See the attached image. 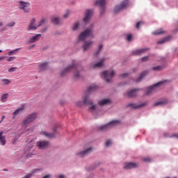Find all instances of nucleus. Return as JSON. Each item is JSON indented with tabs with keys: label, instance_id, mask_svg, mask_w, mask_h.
<instances>
[{
	"label": "nucleus",
	"instance_id": "obj_1",
	"mask_svg": "<svg viewBox=\"0 0 178 178\" xmlns=\"http://www.w3.org/2000/svg\"><path fill=\"white\" fill-rule=\"evenodd\" d=\"M38 114L37 113H32L25 117L22 121L23 126H26L27 124H30V123H33L34 120H36Z\"/></svg>",
	"mask_w": 178,
	"mask_h": 178
},
{
	"label": "nucleus",
	"instance_id": "obj_2",
	"mask_svg": "<svg viewBox=\"0 0 178 178\" xmlns=\"http://www.w3.org/2000/svg\"><path fill=\"white\" fill-rule=\"evenodd\" d=\"M18 8L24 10L25 13H30V3L27 1H19Z\"/></svg>",
	"mask_w": 178,
	"mask_h": 178
},
{
	"label": "nucleus",
	"instance_id": "obj_3",
	"mask_svg": "<svg viewBox=\"0 0 178 178\" xmlns=\"http://www.w3.org/2000/svg\"><path fill=\"white\" fill-rule=\"evenodd\" d=\"M102 76H104L105 81L109 83L114 76H115V71H104L102 73Z\"/></svg>",
	"mask_w": 178,
	"mask_h": 178
},
{
	"label": "nucleus",
	"instance_id": "obj_4",
	"mask_svg": "<svg viewBox=\"0 0 178 178\" xmlns=\"http://www.w3.org/2000/svg\"><path fill=\"white\" fill-rule=\"evenodd\" d=\"M127 6H129V0H124L120 5L115 6L114 13H119L123 9H126Z\"/></svg>",
	"mask_w": 178,
	"mask_h": 178
},
{
	"label": "nucleus",
	"instance_id": "obj_5",
	"mask_svg": "<svg viewBox=\"0 0 178 178\" xmlns=\"http://www.w3.org/2000/svg\"><path fill=\"white\" fill-rule=\"evenodd\" d=\"M92 34V30L90 29H86L79 35V40L85 41L87 38L90 37Z\"/></svg>",
	"mask_w": 178,
	"mask_h": 178
},
{
	"label": "nucleus",
	"instance_id": "obj_6",
	"mask_svg": "<svg viewBox=\"0 0 178 178\" xmlns=\"http://www.w3.org/2000/svg\"><path fill=\"white\" fill-rule=\"evenodd\" d=\"M92 102L89 99V97L88 95L85 96L83 97V101H79L76 102V105L79 107L83 106V105H92Z\"/></svg>",
	"mask_w": 178,
	"mask_h": 178
},
{
	"label": "nucleus",
	"instance_id": "obj_7",
	"mask_svg": "<svg viewBox=\"0 0 178 178\" xmlns=\"http://www.w3.org/2000/svg\"><path fill=\"white\" fill-rule=\"evenodd\" d=\"M36 146L38 149H45L49 147V141L48 140H39L36 143Z\"/></svg>",
	"mask_w": 178,
	"mask_h": 178
},
{
	"label": "nucleus",
	"instance_id": "obj_8",
	"mask_svg": "<svg viewBox=\"0 0 178 178\" xmlns=\"http://www.w3.org/2000/svg\"><path fill=\"white\" fill-rule=\"evenodd\" d=\"M167 82V81H160L157 83H156L155 85L150 86L149 88H148L146 95H150L152 92H154V90H156V89L159 87L161 85L163 84L164 83Z\"/></svg>",
	"mask_w": 178,
	"mask_h": 178
},
{
	"label": "nucleus",
	"instance_id": "obj_9",
	"mask_svg": "<svg viewBox=\"0 0 178 178\" xmlns=\"http://www.w3.org/2000/svg\"><path fill=\"white\" fill-rule=\"evenodd\" d=\"M35 22H37L35 18H33L32 19H31L30 23L27 27L28 31H35L38 29V26L35 24Z\"/></svg>",
	"mask_w": 178,
	"mask_h": 178
},
{
	"label": "nucleus",
	"instance_id": "obj_10",
	"mask_svg": "<svg viewBox=\"0 0 178 178\" xmlns=\"http://www.w3.org/2000/svg\"><path fill=\"white\" fill-rule=\"evenodd\" d=\"M42 136H44L45 137H47V138H55L56 136V129H54V133H48L46 131H42L41 132Z\"/></svg>",
	"mask_w": 178,
	"mask_h": 178
},
{
	"label": "nucleus",
	"instance_id": "obj_11",
	"mask_svg": "<svg viewBox=\"0 0 178 178\" xmlns=\"http://www.w3.org/2000/svg\"><path fill=\"white\" fill-rule=\"evenodd\" d=\"M138 166L139 164H138V163H125L124 168L126 170H131L133 168H138Z\"/></svg>",
	"mask_w": 178,
	"mask_h": 178
},
{
	"label": "nucleus",
	"instance_id": "obj_12",
	"mask_svg": "<svg viewBox=\"0 0 178 178\" xmlns=\"http://www.w3.org/2000/svg\"><path fill=\"white\" fill-rule=\"evenodd\" d=\"M119 121L118 120H113L112 122H111L110 123L101 126L100 127V131H103V130H106L107 129H108L109 127H111L112 125H115L116 124H118Z\"/></svg>",
	"mask_w": 178,
	"mask_h": 178
},
{
	"label": "nucleus",
	"instance_id": "obj_13",
	"mask_svg": "<svg viewBox=\"0 0 178 178\" xmlns=\"http://www.w3.org/2000/svg\"><path fill=\"white\" fill-rule=\"evenodd\" d=\"M92 150V147H90L84 151H81V152H79L77 153V155L80 157H84L88 154H90L91 153Z\"/></svg>",
	"mask_w": 178,
	"mask_h": 178
},
{
	"label": "nucleus",
	"instance_id": "obj_14",
	"mask_svg": "<svg viewBox=\"0 0 178 178\" xmlns=\"http://www.w3.org/2000/svg\"><path fill=\"white\" fill-rule=\"evenodd\" d=\"M93 10H88L86 13V17L83 19V21L86 23L89 22V21L91 19V17L92 16Z\"/></svg>",
	"mask_w": 178,
	"mask_h": 178
},
{
	"label": "nucleus",
	"instance_id": "obj_15",
	"mask_svg": "<svg viewBox=\"0 0 178 178\" xmlns=\"http://www.w3.org/2000/svg\"><path fill=\"white\" fill-rule=\"evenodd\" d=\"M147 103L146 102L145 103H142L141 104H136L135 103H129V104L127 106L128 107H131L134 109L142 108L143 106H147Z\"/></svg>",
	"mask_w": 178,
	"mask_h": 178
},
{
	"label": "nucleus",
	"instance_id": "obj_16",
	"mask_svg": "<svg viewBox=\"0 0 178 178\" xmlns=\"http://www.w3.org/2000/svg\"><path fill=\"white\" fill-rule=\"evenodd\" d=\"M138 89H137V88L133 89L130 91H128L127 93V95L129 98L135 97L138 95Z\"/></svg>",
	"mask_w": 178,
	"mask_h": 178
},
{
	"label": "nucleus",
	"instance_id": "obj_17",
	"mask_svg": "<svg viewBox=\"0 0 178 178\" xmlns=\"http://www.w3.org/2000/svg\"><path fill=\"white\" fill-rule=\"evenodd\" d=\"M147 51H149L148 48L137 49V50H136V51L132 52V55H134V56H139V55H141V54H144L145 52H146Z\"/></svg>",
	"mask_w": 178,
	"mask_h": 178
},
{
	"label": "nucleus",
	"instance_id": "obj_18",
	"mask_svg": "<svg viewBox=\"0 0 178 178\" xmlns=\"http://www.w3.org/2000/svg\"><path fill=\"white\" fill-rule=\"evenodd\" d=\"M95 4L101 8L102 12H104L105 9L106 0H98L96 1Z\"/></svg>",
	"mask_w": 178,
	"mask_h": 178
},
{
	"label": "nucleus",
	"instance_id": "obj_19",
	"mask_svg": "<svg viewBox=\"0 0 178 178\" xmlns=\"http://www.w3.org/2000/svg\"><path fill=\"white\" fill-rule=\"evenodd\" d=\"M93 45V42H91V40H88V42H86L85 44L83 46V51H86L90 48H91Z\"/></svg>",
	"mask_w": 178,
	"mask_h": 178
},
{
	"label": "nucleus",
	"instance_id": "obj_20",
	"mask_svg": "<svg viewBox=\"0 0 178 178\" xmlns=\"http://www.w3.org/2000/svg\"><path fill=\"white\" fill-rule=\"evenodd\" d=\"M40 38H41V34H37L36 35H35L29 39V42L31 44L37 42V41H40Z\"/></svg>",
	"mask_w": 178,
	"mask_h": 178
},
{
	"label": "nucleus",
	"instance_id": "obj_21",
	"mask_svg": "<svg viewBox=\"0 0 178 178\" xmlns=\"http://www.w3.org/2000/svg\"><path fill=\"white\" fill-rule=\"evenodd\" d=\"M6 137L3 136V132H0V145H6Z\"/></svg>",
	"mask_w": 178,
	"mask_h": 178
},
{
	"label": "nucleus",
	"instance_id": "obj_22",
	"mask_svg": "<svg viewBox=\"0 0 178 178\" xmlns=\"http://www.w3.org/2000/svg\"><path fill=\"white\" fill-rule=\"evenodd\" d=\"M108 104H111V99H103L99 102V105L101 106H104L105 105H107Z\"/></svg>",
	"mask_w": 178,
	"mask_h": 178
},
{
	"label": "nucleus",
	"instance_id": "obj_23",
	"mask_svg": "<svg viewBox=\"0 0 178 178\" xmlns=\"http://www.w3.org/2000/svg\"><path fill=\"white\" fill-rule=\"evenodd\" d=\"M40 72H44V70H47L48 69V63H43L38 65Z\"/></svg>",
	"mask_w": 178,
	"mask_h": 178
},
{
	"label": "nucleus",
	"instance_id": "obj_24",
	"mask_svg": "<svg viewBox=\"0 0 178 178\" xmlns=\"http://www.w3.org/2000/svg\"><path fill=\"white\" fill-rule=\"evenodd\" d=\"M51 22L54 24H56V26H58V24L60 23V18L59 17H53L51 18Z\"/></svg>",
	"mask_w": 178,
	"mask_h": 178
},
{
	"label": "nucleus",
	"instance_id": "obj_25",
	"mask_svg": "<svg viewBox=\"0 0 178 178\" xmlns=\"http://www.w3.org/2000/svg\"><path fill=\"white\" fill-rule=\"evenodd\" d=\"M8 98H9V93L3 94L1 97L0 101L1 102H6V101H8Z\"/></svg>",
	"mask_w": 178,
	"mask_h": 178
},
{
	"label": "nucleus",
	"instance_id": "obj_26",
	"mask_svg": "<svg viewBox=\"0 0 178 178\" xmlns=\"http://www.w3.org/2000/svg\"><path fill=\"white\" fill-rule=\"evenodd\" d=\"M98 88V86H95V85H92L90 86L88 89V93H91L95 91H96Z\"/></svg>",
	"mask_w": 178,
	"mask_h": 178
},
{
	"label": "nucleus",
	"instance_id": "obj_27",
	"mask_svg": "<svg viewBox=\"0 0 178 178\" xmlns=\"http://www.w3.org/2000/svg\"><path fill=\"white\" fill-rule=\"evenodd\" d=\"M90 107H89L88 110L91 113H94L97 111V106L96 104H93V102H92V104H90Z\"/></svg>",
	"mask_w": 178,
	"mask_h": 178
},
{
	"label": "nucleus",
	"instance_id": "obj_28",
	"mask_svg": "<svg viewBox=\"0 0 178 178\" xmlns=\"http://www.w3.org/2000/svg\"><path fill=\"white\" fill-rule=\"evenodd\" d=\"M163 137L167 138L169 137L170 138H177L178 139V134H174L172 136L170 135L169 134H163Z\"/></svg>",
	"mask_w": 178,
	"mask_h": 178
},
{
	"label": "nucleus",
	"instance_id": "obj_29",
	"mask_svg": "<svg viewBox=\"0 0 178 178\" xmlns=\"http://www.w3.org/2000/svg\"><path fill=\"white\" fill-rule=\"evenodd\" d=\"M104 62V59H102L99 63L95 64L93 65V67L94 68L101 67L102 66H103Z\"/></svg>",
	"mask_w": 178,
	"mask_h": 178
},
{
	"label": "nucleus",
	"instance_id": "obj_30",
	"mask_svg": "<svg viewBox=\"0 0 178 178\" xmlns=\"http://www.w3.org/2000/svg\"><path fill=\"white\" fill-rule=\"evenodd\" d=\"M170 38H171V36L165 37L163 39H162V40L157 42V44H163L165 42L169 41L170 40Z\"/></svg>",
	"mask_w": 178,
	"mask_h": 178
},
{
	"label": "nucleus",
	"instance_id": "obj_31",
	"mask_svg": "<svg viewBox=\"0 0 178 178\" xmlns=\"http://www.w3.org/2000/svg\"><path fill=\"white\" fill-rule=\"evenodd\" d=\"M24 107H21L20 108L17 109L14 113H13V116H17L19 115V112H22V111H24Z\"/></svg>",
	"mask_w": 178,
	"mask_h": 178
},
{
	"label": "nucleus",
	"instance_id": "obj_32",
	"mask_svg": "<svg viewBox=\"0 0 178 178\" xmlns=\"http://www.w3.org/2000/svg\"><path fill=\"white\" fill-rule=\"evenodd\" d=\"M165 33V31H163V29H157L156 31L153 32L154 35H161L162 33Z\"/></svg>",
	"mask_w": 178,
	"mask_h": 178
},
{
	"label": "nucleus",
	"instance_id": "obj_33",
	"mask_svg": "<svg viewBox=\"0 0 178 178\" xmlns=\"http://www.w3.org/2000/svg\"><path fill=\"white\" fill-rule=\"evenodd\" d=\"M20 49H22V47L17 48V49H15V50L9 51L8 53V56H10L13 55V54H16V52H17V51H20Z\"/></svg>",
	"mask_w": 178,
	"mask_h": 178
},
{
	"label": "nucleus",
	"instance_id": "obj_34",
	"mask_svg": "<svg viewBox=\"0 0 178 178\" xmlns=\"http://www.w3.org/2000/svg\"><path fill=\"white\" fill-rule=\"evenodd\" d=\"M164 67L163 66H156L153 67V70L154 72H161V70H163Z\"/></svg>",
	"mask_w": 178,
	"mask_h": 178
},
{
	"label": "nucleus",
	"instance_id": "obj_35",
	"mask_svg": "<svg viewBox=\"0 0 178 178\" xmlns=\"http://www.w3.org/2000/svg\"><path fill=\"white\" fill-rule=\"evenodd\" d=\"M146 74H147V72L145 71V72H143L140 74V78H139V79H138L137 82L138 83L140 82V80H142L145 77V76H146Z\"/></svg>",
	"mask_w": 178,
	"mask_h": 178
},
{
	"label": "nucleus",
	"instance_id": "obj_36",
	"mask_svg": "<svg viewBox=\"0 0 178 178\" xmlns=\"http://www.w3.org/2000/svg\"><path fill=\"white\" fill-rule=\"evenodd\" d=\"M47 19H42L38 24V27H41V26H42V24H44V23H46Z\"/></svg>",
	"mask_w": 178,
	"mask_h": 178
},
{
	"label": "nucleus",
	"instance_id": "obj_37",
	"mask_svg": "<svg viewBox=\"0 0 178 178\" xmlns=\"http://www.w3.org/2000/svg\"><path fill=\"white\" fill-rule=\"evenodd\" d=\"M79 67L76 65H73L72 66H69L67 67V71L69 72V70H78Z\"/></svg>",
	"mask_w": 178,
	"mask_h": 178
},
{
	"label": "nucleus",
	"instance_id": "obj_38",
	"mask_svg": "<svg viewBox=\"0 0 178 178\" xmlns=\"http://www.w3.org/2000/svg\"><path fill=\"white\" fill-rule=\"evenodd\" d=\"M67 74V67L65 68L63 71L61 72V77H65Z\"/></svg>",
	"mask_w": 178,
	"mask_h": 178
},
{
	"label": "nucleus",
	"instance_id": "obj_39",
	"mask_svg": "<svg viewBox=\"0 0 178 178\" xmlns=\"http://www.w3.org/2000/svg\"><path fill=\"white\" fill-rule=\"evenodd\" d=\"M165 104V102H157L156 103H155L154 104V106H160V105H164Z\"/></svg>",
	"mask_w": 178,
	"mask_h": 178
},
{
	"label": "nucleus",
	"instance_id": "obj_40",
	"mask_svg": "<svg viewBox=\"0 0 178 178\" xmlns=\"http://www.w3.org/2000/svg\"><path fill=\"white\" fill-rule=\"evenodd\" d=\"M79 24L78 22L74 23V24L73 25L72 29L73 31H76L77 29V28L79 27Z\"/></svg>",
	"mask_w": 178,
	"mask_h": 178
},
{
	"label": "nucleus",
	"instance_id": "obj_41",
	"mask_svg": "<svg viewBox=\"0 0 178 178\" xmlns=\"http://www.w3.org/2000/svg\"><path fill=\"white\" fill-rule=\"evenodd\" d=\"M74 78L76 79H80V75H79V72L78 71L74 72Z\"/></svg>",
	"mask_w": 178,
	"mask_h": 178
},
{
	"label": "nucleus",
	"instance_id": "obj_42",
	"mask_svg": "<svg viewBox=\"0 0 178 178\" xmlns=\"http://www.w3.org/2000/svg\"><path fill=\"white\" fill-rule=\"evenodd\" d=\"M15 24L16 23L15 22H13L8 23L7 24V27H9V28L13 27Z\"/></svg>",
	"mask_w": 178,
	"mask_h": 178
},
{
	"label": "nucleus",
	"instance_id": "obj_43",
	"mask_svg": "<svg viewBox=\"0 0 178 178\" xmlns=\"http://www.w3.org/2000/svg\"><path fill=\"white\" fill-rule=\"evenodd\" d=\"M16 69H17V67H11L8 70V72L10 73H13V72H15L16 71Z\"/></svg>",
	"mask_w": 178,
	"mask_h": 178
},
{
	"label": "nucleus",
	"instance_id": "obj_44",
	"mask_svg": "<svg viewBox=\"0 0 178 178\" xmlns=\"http://www.w3.org/2000/svg\"><path fill=\"white\" fill-rule=\"evenodd\" d=\"M143 161L144 162H151V159L149 158V157H146V158H143Z\"/></svg>",
	"mask_w": 178,
	"mask_h": 178
},
{
	"label": "nucleus",
	"instance_id": "obj_45",
	"mask_svg": "<svg viewBox=\"0 0 178 178\" xmlns=\"http://www.w3.org/2000/svg\"><path fill=\"white\" fill-rule=\"evenodd\" d=\"M112 144L111 140H108L106 143V146L109 147Z\"/></svg>",
	"mask_w": 178,
	"mask_h": 178
},
{
	"label": "nucleus",
	"instance_id": "obj_46",
	"mask_svg": "<svg viewBox=\"0 0 178 178\" xmlns=\"http://www.w3.org/2000/svg\"><path fill=\"white\" fill-rule=\"evenodd\" d=\"M16 59V57H10L8 60L7 62H13Z\"/></svg>",
	"mask_w": 178,
	"mask_h": 178
},
{
	"label": "nucleus",
	"instance_id": "obj_47",
	"mask_svg": "<svg viewBox=\"0 0 178 178\" xmlns=\"http://www.w3.org/2000/svg\"><path fill=\"white\" fill-rule=\"evenodd\" d=\"M3 83H4V84H9L10 81L9 79H3Z\"/></svg>",
	"mask_w": 178,
	"mask_h": 178
},
{
	"label": "nucleus",
	"instance_id": "obj_48",
	"mask_svg": "<svg viewBox=\"0 0 178 178\" xmlns=\"http://www.w3.org/2000/svg\"><path fill=\"white\" fill-rule=\"evenodd\" d=\"M48 30V27H45L42 29H41L40 33H46V31Z\"/></svg>",
	"mask_w": 178,
	"mask_h": 178
},
{
	"label": "nucleus",
	"instance_id": "obj_49",
	"mask_svg": "<svg viewBox=\"0 0 178 178\" xmlns=\"http://www.w3.org/2000/svg\"><path fill=\"white\" fill-rule=\"evenodd\" d=\"M143 24V22H138L136 24V29H139L140 28V25Z\"/></svg>",
	"mask_w": 178,
	"mask_h": 178
},
{
	"label": "nucleus",
	"instance_id": "obj_50",
	"mask_svg": "<svg viewBox=\"0 0 178 178\" xmlns=\"http://www.w3.org/2000/svg\"><path fill=\"white\" fill-rule=\"evenodd\" d=\"M129 75L128 73H124V74H122V75H120L121 78H126L127 77V76Z\"/></svg>",
	"mask_w": 178,
	"mask_h": 178
},
{
	"label": "nucleus",
	"instance_id": "obj_51",
	"mask_svg": "<svg viewBox=\"0 0 178 178\" xmlns=\"http://www.w3.org/2000/svg\"><path fill=\"white\" fill-rule=\"evenodd\" d=\"M102 48H103L102 45L99 46V51H97V52H96V55H97L100 52V51L102 49Z\"/></svg>",
	"mask_w": 178,
	"mask_h": 178
},
{
	"label": "nucleus",
	"instance_id": "obj_52",
	"mask_svg": "<svg viewBox=\"0 0 178 178\" xmlns=\"http://www.w3.org/2000/svg\"><path fill=\"white\" fill-rule=\"evenodd\" d=\"M132 39V35L131 34H129L128 36H127V40L128 41H131Z\"/></svg>",
	"mask_w": 178,
	"mask_h": 178
},
{
	"label": "nucleus",
	"instance_id": "obj_53",
	"mask_svg": "<svg viewBox=\"0 0 178 178\" xmlns=\"http://www.w3.org/2000/svg\"><path fill=\"white\" fill-rule=\"evenodd\" d=\"M148 59H149V57L145 56V57H143V58H142V60L144 61V62H145V61H147Z\"/></svg>",
	"mask_w": 178,
	"mask_h": 178
},
{
	"label": "nucleus",
	"instance_id": "obj_54",
	"mask_svg": "<svg viewBox=\"0 0 178 178\" xmlns=\"http://www.w3.org/2000/svg\"><path fill=\"white\" fill-rule=\"evenodd\" d=\"M52 177V176L51 175H47L45 176H44L42 178H51Z\"/></svg>",
	"mask_w": 178,
	"mask_h": 178
},
{
	"label": "nucleus",
	"instance_id": "obj_55",
	"mask_svg": "<svg viewBox=\"0 0 178 178\" xmlns=\"http://www.w3.org/2000/svg\"><path fill=\"white\" fill-rule=\"evenodd\" d=\"M2 60H5V56L0 57V62H2Z\"/></svg>",
	"mask_w": 178,
	"mask_h": 178
},
{
	"label": "nucleus",
	"instance_id": "obj_56",
	"mask_svg": "<svg viewBox=\"0 0 178 178\" xmlns=\"http://www.w3.org/2000/svg\"><path fill=\"white\" fill-rule=\"evenodd\" d=\"M5 115H3L2 117H1V121H0V123H2V122H3V120L5 119Z\"/></svg>",
	"mask_w": 178,
	"mask_h": 178
},
{
	"label": "nucleus",
	"instance_id": "obj_57",
	"mask_svg": "<svg viewBox=\"0 0 178 178\" xmlns=\"http://www.w3.org/2000/svg\"><path fill=\"white\" fill-rule=\"evenodd\" d=\"M58 178H65V175H59Z\"/></svg>",
	"mask_w": 178,
	"mask_h": 178
},
{
	"label": "nucleus",
	"instance_id": "obj_58",
	"mask_svg": "<svg viewBox=\"0 0 178 178\" xmlns=\"http://www.w3.org/2000/svg\"><path fill=\"white\" fill-rule=\"evenodd\" d=\"M34 47H35V45L33 44L31 47H29V49H31V48H34Z\"/></svg>",
	"mask_w": 178,
	"mask_h": 178
},
{
	"label": "nucleus",
	"instance_id": "obj_59",
	"mask_svg": "<svg viewBox=\"0 0 178 178\" xmlns=\"http://www.w3.org/2000/svg\"><path fill=\"white\" fill-rule=\"evenodd\" d=\"M64 17L66 19V17H67V14H65Z\"/></svg>",
	"mask_w": 178,
	"mask_h": 178
},
{
	"label": "nucleus",
	"instance_id": "obj_60",
	"mask_svg": "<svg viewBox=\"0 0 178 178\" xmlns=\"http://www.w3.org/2000/svg\"><path fill=\"white\" fill-rule=\"evenodd\" d=\"M2 26H3V24L0 23V27H2Z\"/></svg>",
	"mask_w": 178,
	"mask_h": 178
},
{
	"label": "nucleus",
	"instance_id": "obj_61",
	"mask_svg": "<svg viewBox=\"0 0 178 178\" xmlns=\"http://www.w3.org/2000/svg\"><path fill=\"white\" fill-rule=\"evenodd\" d=\"M4 172H8V169H4Z\"/></svg>",
	"mask_w": 178,
	"mask_h": 178
},
{
	"label": "nucleus",
	"instance_id": "obj_62",
	"mask_svg": "<svg viewBox=\"0 0 178 178\" xmlns=\"http://www.w3.org/2000/svg\"><path fill=\"white\" fill-rule=\"evenodd\" d=\"M2 52V50H0V54Z\"/></svg>",
	"mask_w": 178,
	"mask_h": 178
}]
</instances>
